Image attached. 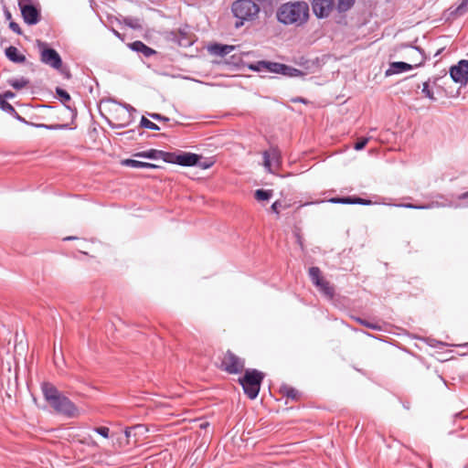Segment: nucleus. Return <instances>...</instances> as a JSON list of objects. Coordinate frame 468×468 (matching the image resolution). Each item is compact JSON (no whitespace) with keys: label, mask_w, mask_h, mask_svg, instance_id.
Here are the masks:
<instances>
[{"label":"nucleus","mask_w":468,"mask_h":468,"mask_svg":"<svg viewBox=\"0 0 468 468\" xmlns=\"http://www.w3.org/2000/svg\"><path fill=\"white\" fill-rule=\"evenodd\" d=\"M309 5L303 1H290L277 10L276 17L283 25L303 26L309 19Z\"/></svg>","instance_id":"f257e3e1"},{"label":"nucleus","mask_w":468,"mask_h":468,"mask_svg":"<svg viewBox=\"0 0 468 468\" xmlns=\"http://www.w3.org/2000/svg\"><path fill=\"white\" fill-rule=\"evenodd\" d=\"M263 378L264 374L262 372L257 369H248L245 371L244 376L239 378V382L248 398L254 399L260 392Z\"/></svg>","instance_id":"f03ea898"},{"label":"nucleus","mask_w":468,"mask_h":468,"mask_svg":"<svg viewBox=\"0 0 468 468\" xmlns=\"http://www.w3.org/2000/svg\"><path fill=\"white\" fill-rule=\"evenodd\" d=\"M232 12L239 19L236 23V27H239L243 25L244 21L253 20L258 16L260 8L250 0H238L232 5Z\"/></svg>","instance_id":"7ed1b4c3"},{"label":"nucleus","mask_w":468,"mask_h":468,"mask_svg":"<svg viewBox=\"0 0 468 468\" xmlns=\"http://www.w3.org/2000/svg\"><path fill=\"white\" fill-rule=\"evenodd\" d=\"M244 368L245 360L231 350H227L221 359L220 369L229 374L237 375L242 373Z\"/></svg>","instance_id":"20e7f679"},{"label":"nucleus","mask_w":468,"mask_h":468,"mask_svg":"<svg viewBox=\"0 0 468 468\" xmlns=\"http://www.w3.org/2000/svg\"><path fill=\"white\" fill-rule=\"evenodd\" d=\"M37 46L40 51V59L43 63L56 69H60L62 60L59 54L53 48L48 47V44L37 40Z\"/></svg>","instance_id":"39448f33"},{"label":"nucleus","mask_w":468,"mask_h":468,"mask_svg":"<svg viewBox=\"0 0 468 468\" xmlns=\"http://www.w3.org/2000/svg\"><path fill=\"white\" fill-rule=\"evenodd\" d=\"M49 406L56 412L69 418H76L80 415V410L75 404L63 395H60L55 401L51 402Z\"/></svg>","instance_id":"423d86ee"},{"label":"nucleus","mask_w":468,"mask_h":468,"mask_svg":"<svg viewBox=\"0 0 468 468\" xmlns=\"http://www.w3.org/2000/svg\"><path fill=\"white\" fill-rule=\"evenodd\" d=\"M414 53L418 54L420 56V59L418 60H412L411 63L407 62H392L389 64L388 69L386 70V76H391L394 74H399L404 71H409L412 69L413 68L420 67L423 64L424 58L420 53L419 49H414Z\"/></svg>","instance_id":"0eeeda50"},{"label":"nucleus","mask_w":468,"mask_h":468,"mask_svg":"<svg viewBox=\"0 0 468 468\" xmlns=\"http://www.w3.org/2000/svg\"><path fill=\"white\" fill-rule=\"evenodd\" d=\"M18 5L21 10L24 21L28 25H36L39 21V11L32 5L29 0H18Z\"/></svg>","instance_id":"6e6552de"},{"label":"nucleus","mask_w":468,"mask_h":468,"mask_svg":"<svg viewBox=\"0 0 468 468\" xmlns=\"http://www.w3.org/2000/svg\"><path fill=\"white\" fill-rule=\"evenodd\" d=\"M264 71L278 73L289 77L302 76L303 72L295 68L278 62L265 61Z\"/></svg>","instance_id":"1a4fd4ad"},{"label":"nucleus","mask_w":468,"mask_h":468,"mask_svg":"<svg viewBox=\"0 0 468 468\" xmlns=\"http://www.w3.org/2000/svg\"><path fill=\"white\" fill-rule=\"evenodd\" d=\"M133 120L132 113L129 110L122 106H117L112 115V123L116 127H126Z\"/></svg>","instance_id":"9d476101"},{"label":"nucleus","mask_w":468,"mask_h":468,"mask_svg":"<svg viewBox=\"0 0 468 468\" xmlns=\"http://www.w3.org/2000/svg\"><path fill=\"white\" fill-rule=\"evenodd\" d=\"M200 156L192 153H182L179 154L170 153L168 163L178 164L184 166H192L197 164Z\"/></svg>","instance_id":"9b49d317"},{"label":"nucleus","mask_w":468,"mask_h":468,"mask_svg":"<svg viewBox=\"0 0 468 468\" xmlns=\"http://www.w3.org/2000/svg\"><path fill=\"white\" fill-rule=\"evenodd\" d=\"M263 165L270 172L281 165V154L278 149L271 148L263 153Z\"/></svg>","instance_id":"f8f14e48"},{"label":"nucleus","mask_w":468,"mask_h":468,"mask_svg":"<svg viewBox=\"0 0 468 468\" xmlns=\"http://www.w3.org/2000/svg\"><path fill=\"white\" fill-rule=\"evenodd\" d=\"M450 74L455 82L466 84L468 82V60H461L450 69Z\"/></svg>","instance_id":"ddd939ff"},{"label":"nucleus","mask_w":468,"mask_h":468,"mask_svg":"<svg viewBox=\"0 0 468 468\" xmlns=\"http://www.w3.org/2000/svg\"><path fill=\"white\" fill-rule=\"evenodd\" d=\"M312 7L314 15L319 18L327 17L333 10V0H313Z\"/></svg>","instance_id":"4468645a"},{"label":"nucleus","mask_w":468,"mask_h":468,"mask_svg":"<svg viewBox=\"0 0 468 468\" xmlns=\"http://www.w3.org/2000/svg\"><path fill=\"white\" fill-rule=\"evenodd\" d=\"M134 156L149 159H163L164 161L168 163L170 153L151 149L149 151L136 153L134 154Z\"/></svg>","instance_id":"2eb2a0df"},{"label":"nucleus","mask_w":468,"mask_h":468,"mask_svg":"<svg viewBox=\"0 0 468 468\" xmlns=\"http://www.w3.org/2000/svg\"><path fill=\"white\" fill-rule=\"evenodd\" d=\"M42 392L48 404L55 401L61 394L55 386L50 383H43Z\"/></svg>","instance_id":"dca6fc26"},{"label":"nucleus","mask_w":468,"mask_h":468,"mask_svg":"<svg viewBox=\"0 0 468 468\" xmlns=\"http://www.w3.org/2000/svg\"><path fill=\"white\" fill-rule=\"evenodd\" d=\"M7 58L15 63H24L26 61V56L21 54L19 50L13 46L8 47L5 51Z\"/></svg>","instance_id":"f3484780"},{"label":"nucleus","mask_w":468,"mask_h":468,"mask_svg":"<svg viewBox=\"0 0 468 468\" xmlns=\"http://www.w3.org/2000/svg\"><path fill=\"white\" fill-rule=\"evenodd\" d=\"M121 164L124 166H130L133 168H156L157 165L150 163L141 162L133 159H124L121 161Z\"/></svg>","instance_id":"a211bd4d"},{"label":"nucleus","mask_w":468,"mask_h":468,"mask_svg":"<svg viewBox=\"0 0 468 468\" xmlns=\"http://www.w3.org/2000/svg\"><path fill=\"white\" fill-rule=\"evenodd\" d=\"M332 203H342V204H360V205H369L371 204L370 200L363 199L360 197H343V198H332L330 199Z\"/></svg>","instance_id":"6ab92c4d"},{"label":"nucleus","mask_w":468,"mask_h":468,"mask_svg":"<svg viewBox=\"0 0 468 468\" xmlns=\"http://www.w3.org/2000/svg\"><path fill=\"white\" fill-rule=\"evenodd\" d=\"M235 48L234 46L229 45H214L211 47L212 53L218 55V56H225L229 54L231 51H233Z\"/></svg>","instance_id":"aec40b11"},{"label":"nucleus","mask_w":468,"mask_h":468,"mask_svg":"<svg viewBox=\"0 0 468 468\" xmlns=\"http://www.w3.org/2000/svg\"><path fill=\"white\" fill-rule=\"evenodd\" d=\"M324 296H326L329 299H332L335 294V289L330 284V282L326 280H324L319 285L316 286Z\"/></svg>","instance_id":"412c9836"},{"label":"nucleus","mask_w":468,"mask_h":468,"mask_svg":"<svg viewBox=\"0 0 468 468\" xmlns=\"http://www.w3.org/2000/svg\"><path fill=\"white\" fill-rule=\"evenodd\" d=\"M138 431L139 433L141 434H144V432L147 431V428L144 427V425H136L133 428H129V429H126L125 431H124V435H125V438H126V442L125 444H129V440L132 436H136V432H133V431Z\"/></svg>","instance_id":"4be33fe9"},{"label":"nucleus","mask_w":468,"mask_h":468,"mask_svg":"<svg viewBox=\"0 0 468 468\" xmlns=\"http://www.w3.org/2000/svg\"><path fill=\"white\" fill-rule=\"evenodd\" d=\"M8 84L15 90H22L29 85V80L27 78L10 79Z\"/></svg>","instance_id":"5701e85b"},{"label":"nucleus","mask_w":468,"mask_h":468,"mask_svg":"<svg viewBox=\"0 0 468 468\" xmlns=\"http://www.w3.org/2000/svg\"><path fill=\"white\" fill-rule=\"evenodd\" d=\"M309 275L315 286L319 285L324 280L318 267H311L309 269Z\"/></svg>","instance_id":"b1692460"},{"label":"nucleus","mask_w":468,"mask_h":468,"mask_svg":"<svg viewBox=\"0 0 468 468\" xmlns=\"http://www.w3.org/2000/svg\"><path fill=\"white\" fill-rule=\"evenodd\" d=\"M131 47L133 50L143 52L146 56L153 53V50L142 41H135L131 45Z\"/></svg>","instance_id":"393cba45"},{"label":"nucleus","mask_w":468,"mask_h":468,"mask_svg":"<svg viewBox=\"0 0 468 468\" xmlns=\"http://www.w3.org/2000/svg\"><path fill=\"white\" fill-rule=\"evenodd\" d=\"M272 196V190H264V189H258L255 191V198L258 201H264L271 198Z\"/></svg>","instance_id":"a878e982"},{"label":"nucleus","mask_w":468,"mask_h":468,"mask_svg":"<svg viewBox=\"0 0 468 468\" xmlns=\"http://www.w3.org/2000/svg\"><path fill=\"white\" fill-rule=\"evenodd\" d=\"M141 126L154 131H158L159 127L154 122H151L145 117H142Z\"/></svg>","instance_id":"bb28decb"},{"label":"nucleus","mask_w":468,"mask_h":468,"mask_svg":"<svg viewBox=\"0 0 468 468\" xmlns=\"http://www.w3.org/2000/svg\"><path fill=\"white\" fill-rule=\"evenodd\" d=\"M468 11V0H463L462 3L456 7L454 13L461 16Z\"/></svg>","instance_id":"cd10ccee"},{"label":"nucleus","mask_w":468,"mask_h":468,"mask_svg":"<svg viewBox=\"0 0 468 468\" xmlns=\"http://www.w3.org/2000/svg\"><path fill=\"white\" fill-rule=\"evenodd\" d=\"M354 4V0H338V8L341 11L349 9Z\"/></svg>","instance_id":"c85d7f7f"},{"label":"nucleus","mask_w":468,"mask_h":468,"mask_svg":"<svg viewBox=\"0 0 468 468\" xmlns=\"http://www.w3.org/2000/svg\"><path fill=\"white\" fill-rule=\"evenodd\" d=\"M369 138L367 137H362L357 140V142L355 144L354 148L356 151H360L365 148L367 144L368 143Z\"/></svg>","instance_id":"c756f323"},{"label":"nucleus","mask_w":468,"mask_h":468,"mask_svg":"<svg viewBox=\"0 0 468 468\" xmlns=\"http://www.w3.org/2000/svg\"><path fill=\"white\" fill-rule=\"evenodd\" d=\"M248 67L250 69H251L253 71H264L265 61L264 60L258 61L254 64H250Z\"/></svg>","instance_id":"7c9ffc66"},{"label":"nucleus","mask_w":468,"mask_h":468,"mask_svg":"<svg viewBox=\"0 0 468 468\" xmlns=\"http://www.w3.org/2000/svg\"><path fill=\"white\" fill-rule=\"evenodd\" d=\"M95 431L102 436L103 438H109L110 436V429L108 427L101 426L95 428Z\"/></svg>","instance_id":"2f4dec72"},{"label":"nucleus","mask_w":468,"mask_h":468,"mask_svg":"<svg viewBox=\"0 0 468 468\" xmlns=\"http://www.w3.org/2000/svg\"><path fill=\"white\" fill-rule=\"evenodd\" d=\"M285 395L287 398H291L292 399H296L298 397V391L292 388H285Z\"/></svg>","instance_id":"473e14b6"},{"label":"nucleus","mask_w":468,"mask_h":468,"mask_svg":"<svg viewBox=\"0 0 468 468\" xmlns=\"http://www.w3.org/2000/svg\"><path fill=\"white\" fill-rule=\"evenodd\" d=\"M57 94L59 96V98L63 101H68L70 100L69 94L66 90H64L62 89L58 88L57 89Z\"/></svg>","instance_id":"72a5a7b5"},{"label":"nucleus","mask_w":468,"mask_h":468,"mask_svg":"<svg viewBox=\"0 0 468 468\" xmlns=\"http://www.w3.org/2000/svg\"><path fill=\"white\" fill-rule=\"evenodd\" d=\"M422 93H424V95L429 99H434L433 93L431 91L429 84L427 82L423 84Z\"/></svg>","instance_id":"f704fd0d"},{"label":"nucleus","mask_w":468,"mask_h":468,"mask_svg":"<svg viewBox=\"0 0 468 468\" xmlns=\"http://www.w3.org/2000/svg\"><path fill=\"white\" fill-rule=\"evenodd\" d=\"M9 27L14 31L16 32V34L18 35H21L22 34V31H21V28L19 27L18 24H16V22H10L9 24Z\"/></svg>","instance_id":"c9c22d12"},{"label":"nucleus","mask_w":468,"mask_h":468,"mask_svg":"<svg viewBox=\"0 0 468 468\" xmlns=\"http://www.w3.org/2000/svg\"><path fill=\"white\" fill-rule=\"evenodd\" d=\"M356 321L367 327L373 328V329L378 328L377 325L370 324L365 320H362L361 318H357Z\"/></svg>","instance_id":"e433bc0d"},{"label":"nucleus","mask_w":468,"mask_h":468,"mask_svg":"<svg viewBox=\"0 0 468 468\" xmlns=\"http://www.w3.org/2000/svg\"><path fill=\"white\" fill-rule=\"evenodd\" d=\"M279 206H280V202L279 201H275L272 205H271V210L276 213V214H279Z\"/></svg>","instance_id":"4c0bfd02"},{"label":"nucleus","mask_w":468,"mask_h":468,"mask_svg":"<svg viewBox=\"0 0 468 468\" xmlns=\"http://www.w3.org/2000/svg\"><path fill=\"white\" fill-rule=\"evenodd\" d=\"M150 116L154 119V120H164V121H167L168 119L167 118H165V117H162L160 114L158 113H151Z\"/></svg>","instance_id":"58836bf2"},{"label":"nucleus","mask_w":468,"mask_h":468,"mask_svg":"<svg viewBox=\"0 0 468 468\" xmlns=\"http://www.w3.org/2000/svg\"><path fill=\"white\" fill-rule=\"evenodd\" d=\"M59 70L65 76V78H67V79H70L71 78V74H70L69 70L65 69H61V68H60Z\"/></svg>","instance_id":"ea45409f"},{"label":"nucleus","mask_w":468,"mask_h":468,"mask_svg":"<svg viewBox=\"0 0 468 468\" xmlns=\"http://www.w3.org/2000/svg\"><path fill=\"white\" fill-rule=\"evenodd\" d=\"M14 97V93L12 91H5L2 96L1 98H13Z\"/></svg>","instance_id":"a19ab883"},{"label":"nucleus","mask_w":468,"mask_h":468,"mask_svg":"<svg viewBox=\"0 0 468 468\" xmlns=\"http://www.w3.org/2000/svg\"><path fill=\"white\" fill-rule=\"evenodd\" d=\"M400 207H410V208H423L424 207H416L411 204H403V205H400Z\"/></svg>","instance_id":"79ce46f5"},{"label":"nucleus","mask_w":468,"mask_h":468,"mask_svg":"<svg viewBox=\"0 0 468 468\" xmlns=\"http://www.w3.org/2000/svg\"><path fill=\"white\" fill-rule=\"evenodd\" d=\"M297 241H298L299 245L301 246V248L303 249V241H302V238L299 235H297Z\"/></svg>","instance_id":"37998d69"},{"label":"nucleus","mask_w":468,"mask_h":468,"mask_svg":"<svg viewBox=\"0 0 468 468\" xmlns=\"http://www.w3.org/2000/svg\"><path fill=\"white\" fill-rule=\"evenodd\" d=\"M468 197V191L463 193L462 196H460V198H467Z\"/></svg>","instance_id":"c03bdc74"},{"label":"nucleus","mask_w":468,"mask_h":468,"mask_svg":"<svg viewBox=\"0 0 468 468\" xmlns=\"http://www.w3.org/2000/svg\"><path fill=\"white\" fill-rule=\"evenodd\" d=\"M77 238L76 237H66L64 239V240H72V239H76Z\"/></svg>","instance_id":"a18cd8bd"},{"label":"nucleus","mask_w":468,"mask_h":468,"mask_svg":"<svg viewBox=\"0 0 468 468\" xmlns=\"http://www.w3.org/2000/svg\"><path fill=\"white\" fill-rule=\"evenodd\" d=\"M6 17H7V18H10V17H11L10 13H7Z\"/></svg>","instance_id":"49530a36"}]
</instances>
